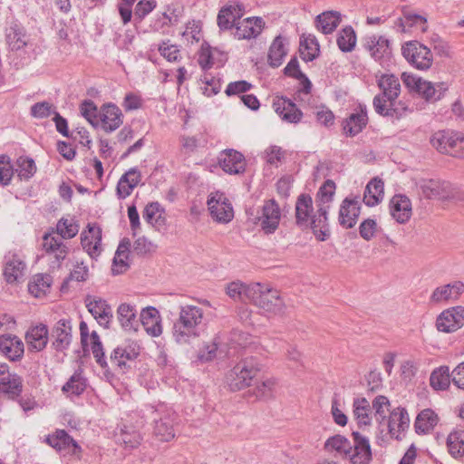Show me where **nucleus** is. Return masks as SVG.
I'll use <instances>...</instances> for the list:
<instances>
[{
	"label": "nucleus",
	"instance_id": "nucleus-44",
	"mask_svg": "<svg viewBox=\"0 0 464 464\" xmlns=\"http://www.w3.org/2000/svg\"><path fill=\"white\" fill-rule=\"evenodd\" d=\"M154 434L161 441H169L175 437L174 420L166 415L155 422Z\"/></svg>",
	"mask_w": 464,
	"mask_h": 464
},
{
	"label": "nucleus",
	"instance_id": "nucleus-11",
	"mask_svg": "<svg viewBox=\"0 0 464 464\" xmlns=\"http://www.w3.org/2000/svg\"><path fill=\"white\" fill-rule=\"evenodd\" d=\"M256 219V224L259 225L265 234L275 233L281 220V210L275 199L265 201L261 208V214Z\"/></svg>",
	"mask_w": 464,
	"mask_h": 464
},
{
	"label": "nucleus",
	"instance_id": "nucleus-17",
	"mask_svg": "<svg viewBox=\"0 0 464 464\" xmlns=\"http://www.w3.org/2000/svg\"><path fill=\"white\" fill-rule=\"evenodd\" d=\"M419 188L422 195L429 199H447L452 196L450 184L440 179H422Z\"/></svg>",
	"mask_w": 464,
	"mask_h": 464
},
{
	"label": "nucleus",
	"instance_id": "nucleus-5",
	"mask_svg": "<svg viewBox=\"0 0 464 464\" xmlns=\"http://www.w3.org/2000/svg\"><path fill=\"white\" fill-rule=\"evenodd\" d=\"M248 302L274 314L283 313L285 306L277 289L260 283L250 284Z\"/></svg>",
	"mask_w": 464,
	"mask_h": 464
},
{
	"label": "nucleus",
	"instance_id": "nucleus-49",
	"mask_svg": "<svg viewBox=\"0 0 464 464\" xmlns=\"http://www.w3.org/2000/svg\"><path fill=\"white\" fill-rule=\"evenodd\" d=\"M446 88L443 87V83L434 84L430 82L422 80L419 85L418 93L420 94L426 101H437L440 100Z\"/></svg>",
	"mask_w": 464,
	"mask_h": 464
},
{
	"label": "nucleus",
	"instance_id": "nucleus-52",
	"mask_svg": "<svg viewBox=\"0 0 464 464\" xmlns=\"http://www.w3.org/2000/svg\"><path fill=\"white\" fill-rule=\"evenodd\" d=\"M37 167L33 159L28 157H19L16 160L17 176L21 180H29L35 174Z\"/></svg>",
	"mask_w": 464,
	"mask_h": 464
},
{
	"label": "nucleus",
	"instance_id": "nucleus-42",
	"mask_svg": "<svg viewBox=\"0 0 464 464\" xmlns=\"http://www.w3.org/2000/svg\"><path fill=\"white\" fill-rule=\"evenodd\" d=\"M449 366H440L432 371L430 376V384L435 391H445L450 385L451 374Z\"/></svg>",
	"mask_w": 464,
	"mask_h": 464
},
{
	"label": "nucleus",
	"instance_id": "nucleus-10",
	"mask_svg": "<svg viewBox=\"0 0 464 464\" xmlns=\"http://www.w3.org/2000/svg\"><path fill=\"white\" fill-rule=\"evenodd\" d=\"M353 442L349 441V448L345 458L352 464H369L372 460V450L369 439L358 431L352 433Z\"/></svg>",
	"mask_w": 464,
	"mask_h": 464
},
{
	"label": "nucleus",
	"instance_id": "nucleus-27",
	"mask_svg": "<svg viewBox=\"0 0 464 464\" xmlns=\"http://www.w3.org/2000/svg\"><path fill=\"white\" fill-rule=\"evenodd\" d=\"M264 22L260 17H248L236 24L235 36L238 39L255 38L260 34Z\"/></svg>",
	"mask_w": 464,
	"mask_h": 464
},
{
	"label": "nucleus",
	"instance_id": "nucleus-30",
	"mask_svg": "<svg viewBox=\"0 0 464 464\" xmlns=\"http://www.w3.org/2000/svg\"><path fill=\"white\" fill-rule=\"evenodd\" d=\"M101 121L107 132L117 130L122 124L121 111L114 104H107L102 108Z\"/></svg>",
	"mask_w": 464,
	"mask_h": 464
},
{
	"label": "nucleus",
	"instance_id": "nucleus-34",
	"mask_svg": "<svg viewBox=\"0 0 464 464\" xmlns=\"http://www.w3.org/2000/svg\"><path fill=\"white\" fill-rule=\"evenodd\" d=\"M6 43L12 50H20L27 44V35L24 26L13 22L5 30Z\"/></svg>",
	"mask_w": 464,
	"mask_h": 464
},
{
	"label": "nucleus",
	"instance_id": "nucleus-50",
	"mask_svg": "<svg viewBox=\"0 0 464 464\" xmlns=\"http://www.w3.org/2000/svg\"><path fill=\"white\" fill-rule=\"evenodd\" d=\"M276 386L277 380L276 378H266L256 382L253 392L257 399L268 400L274 396Z\"/></svg>",
	"mask_w": 464,
	"mask_h": 464
},
{
	"label": "nucleus",
	"instance_id": "nucleus-21",
	"mask_svg": "<svg viewBox=\"0 0 464 464\" xmlns=\"http://www.w3.org/2000/svg\"><path fill=\"white\" fill-rule=\"evenodd\" d=\"M273 108L276 114L286 122L298 123L301 121L303 112L295 102L285 97H277L273 102Z\"/></svg>",
	"mask_w": 464,
	"mask_h": 464
},
{
	"label": "nucleus",
	"instance_id": "nucleus-23",
	"mask_svg": "<svg viewBox=\"0 0 464 464\" xmlns=\"http://www.w3.org/2000/svg\"><path fill=\"white\" fill-rule=\"evenodd\" d=\"M392 217L400 224H405L412 215L411 202L404 195H394L389 204Z\"/></svg>",
	"mask_w": 464,
	"mask_h": 464
},
{
	"label": "nucleus",
	"instance_id": "nucleus-60",
	"mask_svg": "<svg viewBox=\"0 0 464 464\" xmlns=\"http://www.w3.org/2000/svg\"><path fill=\"white\" fill-rule=\"evenodd\" d=\"M141 435L134 430H128L126 427L121 430L119 440H121L126 448L134 449L140 444Z\"/></svg>",
	"mask_w": 464,
	"mask_h": 464
},
{
	"label": "nucleus",
	"instance_id": "nucleus-63",
	"mask_svg": "<svg viewBox=\"0 0 464 464\" xmlns=\"http://www.w3.org/2000/svg\"><path fill=\"white\" fill-rule=\"evenodd\" d=\"M325 447L346 456L349 448V440L341 435H336L326 440Z\"/></svg>",
	"mask_w": 464,
	"mask_h": 464
},
{
	"label": "nucleus",
	"instance_id": "nucleus-31",
	"mask_svg": "<svg viewBox=\"0 0 464 464\" xmlns=\"http://www.w3.org/2000/svg\"><path fill=\"white\" fill-rule=\"evenodd\" d=\"M25 339L32 350L37 352L44 350L49 339L47 326L40 324L39 325L30 328L26 333Z\"/></svg>",
	"mask_w": 464,
	"mask_h": 464
},
{
	"label": "nucleus",
	"instance_id": "nucleus-7",
	"mask_svg": "<svg viewBox=\"0 0 464 464\" xmlns=\"http://www.w3.org/2000/svg\"><path fill=\"white\" fill-rule=\"evenodd\" d=\"M431 145L440 153L455 158H464V134L451 130L435 132L430 138Z\"/></svg>",
	"mask_w": 464,
	"mask_h": 464
},
{
	"label": "nucleus",
	"instance_id": "nucleus-56",
	"mask_svg": "<svg viewBox=\"0 0 464 464\" xmlns=\"http://www.w3.org/2000/svg\"><path fill=\"white\" fill-rule=\"evenodd\" d=\"M164 210L158 202L148 204L143 211V218L152 226H160L163 223Z\"/></svg>",
	"mask_w": 464,
	"mask_h": 464
},
{
	"label": "nucleus",
	"instance_id": "nucleus-47",
	"mask_svg": "<svg viewBox=\"0 0 464 464\" xmlns=\"http://www.w3.org/2000/svg\"><path fill=\"white\" fill-rule=\"evenodd\" d=\"M300 56L305 62L314 60L320 52L319 44L316 38L313 35L302 37L300 41Z\"/></svg>",
	"mask_w": 464,
	"mask_h": 464
},
{
	"label": "nucleus",
	"instance_id": "nucleus-22",
	"mask_svg": "<svg viewBox=\"0 0 464 464\" xmlns=\"http://www.w3.org/2000/svg\"><path fill=\"white\" fill-rule=\"evenodd\" d=\"M85 303L88 311L97 320V322L101 325L108 327L112 318V310L111 305L102 298L91 296L86 297Z\"/></svg>",
	"mask_w": 464,
	"mask_h": 464
},
{
	"label": "nucleus",
	"instance_id": "nucleus-20",
	"mask_svg": "<svg viewBox=\"0 0 464 464\" xmlns=\"http://www.w3.org/2000/svg\"><path fill=\"white\" fill-rule=\"evenodd\" d=\"M140 323L145 332L151 337H158L162 334V318L157 308L148 306L141 310Z\"/></svg>",
	"mask_w": 464,
	"mask_h": 464
},
{
	"label": "nucleus",
	"instance_id": "nucleus-39",
	"mask_svg": "<svg viewBox=\"0 0 464 464\" xmlns=\"http://www.w3.org/2000/svg\"><path fill=\"white\" fill-rule=\"evenodd\" d=\"M341 22V15L335 11H326L318 14L315 19L316 27L323 34L333 33Z\"/></svg>",
	"mask_w": 464,
	"mask_h": 464
},
{
	"label": "nucleus",
	"instance_id": "nucleus-24",
	"mask_svg": "<svg viewBox=\"0 0 464 464\" xmlns=\"http://www.w3.org/2000/svg\"><path fill=\"white\" fill-rule=\"evenodd\" d=\"M361 213V206L358 200L345 198L340 208L339 223L345 228L355 226Z\"/></svg>",
	"mask_w": 464,
	"mask_h": 464
},
{
	"label": "nucleus",
	"instance_id": "nucleus-51",
	"mask_svg": "<svg viewBox=\"0 0 464 464\" xmlns=\"http://www.w3.org/2000/svg\"><path fill=\"white\" fill-rule=\"evenodd\" d=\"M339 49L343 53L352 52L356 44V34L351 26H346L342 29L336 39Z\"/></svg>",
	"mask_w": 464,
	"mask_h": 464
},
{
	"label": "nucleus",
	"instance_id": "nucleus-32",
	"mask_svg": "<svg viewBox=\"0 0 464 464\" xmlns=\"http://www.w3.org/2000/svg\"><path fill=\"white\" fill-rule=\"evenodd\" d=\"M314 210L313 199L311 196L301 194L295 203V218L298 226H307L308 222H312L311 215Z\"/></svg>",
	"mask_w": 464,
	"mask_h": 464
},
{
	"label": "nucleus",
	"instance_id": "nucleus-28",
	"mask_svg": "<svg viewBox=\"0 0 464 464\" xmlns=\"http://www.w3.org/2000/svg\"><path fill=\"white\" fill-rule=\"evenodd\" d=\"M45 441L60 452H67L72 448L73 453L80 450L78 443L64 430H57L53 434L47 436Z\"/></svg>",
	"mask_w": 464,
	"mask_h": 464
},
{
	"label": "nucleus",
	"instance_id": "nucleus-41",
	"mask_svg": "<svg viewBox=\"0 0 464 464\" xmlns=\"http://www.w3.org/2000/svg\"><path fill=\"white\" fill-rule=\"evenodd\" d=\"M368 122L366 111L361 110L359 112L353 113L345 121L343 130L346 135L355 136L360 133Z\"/></svg>",
	"mask_w": 464,
	"mask_h": 464
},
{
	"label": "nucleus",
	"instance_id": "nucleus-57",
	"mask_svg": "<svg viewBox=\"0 0 464 464\" xmlns=\"http://www.w3.org/2000/svg\"><path fill=\"white\" fill-rule=\"evenodd\" d=\"M90 341H91V345H92L91 349H92V354H93L97 363L102 368H108L109 363L105 358L102 342L100 340L98 334L95 331H93L91 334Z\"/></svg>",
	"mask_w": 464,
	"mask_h": 464
},
{
	"label": "nucleus",
	"instance_id": "nucleus-53",
	"mask_svg": "<svg viewBox=\"0 0 464 464\" xmlns=\"http://www.w3.org/2000/svg\"><path fill=\"white\" fill-rule=\"evenodd\" d=\"M86 389V381L81 372H74L63 386L62 391L69 395H80Z\"/></svg>",
	"mask_w": 464,
	"mask_h": 464
},
{
	"label": "nucleus",
	"instance_id": "nucleus-61",
	"mask_svg": "<svg viewBox=\"0 0 464 464\" xmlns=\"http://www.w3.org/2000/svg\"><path fill=\"white\" fill-rule=\"evenodd\" d=\"M159 52L169 62H178L181 59L179 47L169 41L163 42L159 46Z\"/></svg>",
	"mask_w": 464,
	"mask_h": 464
},
{
	"label": "nucleus",
	"instance_id": "nucleus-58",
	"mask_svg": "<svg viewBox=\"0 0 464 464\" xmlns=\"http://www.w3.org/2000/svg\"><path fill=\"white\" fill-rule=\"evenodd\" d=\"M14 176V167L7 155H0V185L7 186L10 184Z\"/></svg>",
	"mask_w": 464,
	"mask_h": 464
},
{
	"label": "nucleus",
	"instance_id": "nucleus-64",
	"mask_svg": "<svg viewBox=\"0 0 464 464\" xmlns=\"http://www.w3.org/2000/svg\"><path fill=\"white\" fill-rule=\"evenodd\" d=\"M82 115L92 125H98V109L93 102L84 101L81 105Z\"/></svg>",
	"mask_w": 464,
	"mask_h": 464
},
{
	"label": "nucleus",
	"instance_id": "nucleus-43",
	"mask_svg": "<svg viewBox=\"0 0 464 464\" xmlns=\"http://www.w3.org/2000/svg\"><path fill=\"white\" fill-rule=\"evenodd\" d=\"M53 278L47 274L35 275L28 284V291L35 297H42L50 290Z\"/></svg>",
	"mask_w": 464,
	"mask_h": 464
},
{
	"label": "nucleus",
	"instance_id": "nucleus-35",
	"mask_svg": "<svg viewBox=\"0 0 464 464\" xmlns=\"http://www.w3.org/2000/svg\"><path fill=\"white\" fill-rule=\"evenodd\" d=\"M409 425L410 418L404 408L398 407L390 413L388 428L391 434L398 437L401 431L409 428Z\"/></svg>",
	"mask_w": 464,
	"mask_h": 464
},
{
	"label": "nucleus",
	"instance_id": "nucleus-13",
	"mask_svg": "<svg viewBox=\"0 0 464 464\" xmlns=\"http://www.w3.org/2000/svg\"><path fill=\"white\" fill-rule=\"evenodd\" d=\"M140 352V346L135 341L116 347L110 355V364L113 369L124 371L128 361L135 360Z\"/></svg>",
	"mask_w": 464,
	"mask_h": 464
},
{
	"label": "nucleus",
	"instance_id": "nucleus-45",
	"mask_svg": "<svg viewBox=\"0 0 464 464\" xmlns=\"http://www.w3.org/2000/svg\"><path fill=\"white\" fill-rule=\"evenodd\" d=\"M25 263L14 256L6 264L4 270V276L8 283H14L20 280L25 270Z\"/></svg>",
	"mask_w": 464,
	"mask_h": 464
},
{
	"label": "nucleus",
	"instance_id": "nucleus-37",
	"mask_svg": "<svg viewBox=\"0 0 464 464\" xmlns=\"http://www.w3.org/2000/svg\"><path fill=\"white\" fill-rule=\"evenodd\" d=\"M130 246L131 244L129 238H123L120 242L112 263V273L114 275L121 274L129 267L127 261Z\"/></svg>",
	"mask_w": 464,
	"mask_h": 464
},
{
	"label": "nucleus",
	"instance_id": "nucleus-16",
	"mask_svg": "<svg viewBox=\"0 0 464 464\" xmlns=\"http://www.w3.org/2000/svg\"><path fill=\"white\" fill-rule=\"evenodd\" d=\"M72 339V324L70 320L61 319L52 328L50 340L52 347L63 352L69 348Z\"/></svg>",
	"mask_w": 464,
	"mask_h": 464
},
{
	"label": "nucleus",
	"instance_id": "nucleus-8",
	"mask_svg": "<svg viewBox=\"0 0 464 464\" xmlns=\"http://www.w3.org/2000/svg\"><path fill=\"white\" fill-rule=\"evenodd\" d=\"M401 53L406 61L420 71L430 69L433 63V54L430 48L418 41H411L402 45Z\"/></svg>",
	"mask_w": 464,
	"mask_h": 464
},
{
	"label": "nucleus",
	"instance_id": "nucleus-59",
	"mask_svg": "<svg viewBox=\"0 0 464 464\" xmlns=\"http://www.w3.org/2000/svg\"><path fill=\"white\" fill-rule=\"evenodd\" d=\"M285 361L289 368L299 370L304 367L303 353L293 345H289L285 351Z\"/></svg>",
	"mask_w": 464,
	"mask_h": 464
},
{
	"label": "nucleus",
	"instance_id": "nucleus-55",
	"mask_svg": "<svg viewBox=\"0 0 464 464\" xmlns=\"http://www.w3.org/2000/svg\"><path fill=\"white\" fill-rule=\"evenodd\" d=\"M249 288L250 284L245 285L240 281H234L227 285L226 293L230 298L234 300L246 302L248 301Z\"/></svg>",
	"mask_w": 464,
	"mask_h": 464
},
{
	"label": "nucleus",
	"instance_id": "nucleus-9",
	"mask_svg": "<svg viewBox=\"0 0 464 464\" xmlns=\"http://www.w3.org/2000/svg\"><path fill=\"white\" fill-rule=\"evenodd\" d=\"M362 47L372 59L383 65L392 57L391 42L384 35L369 34L362 39Z\"/></svg>",
	"mask_w": 464,
	"mask_h": 464
},
{
	"label": "nucleus",
	"instance_id": "nucleus-2",
	"mask_svg": "<svg viewBox=\"0 0 464 464\" xmlns=\"http://www.w3.org/2000/svg\"><path fill=\"white\" fill-rule=\"evenodd\" d=\"M203 309L193 304L180 306L179 317L172 327V336L179 344L189 343L203 332Z\"/></svg>",
	"mask_w": 464,
	"mask_h": 464
},
{
	"label": "nucleus",
	"instance_id": "nucleus-54",
	"mask_svg": "<svg viewBox=\"0 0 464 464\" xmlns=\"http://www.w3.org/2000/svg\"><path fill=\"white\" fill-rule=\"evenodd\" d=\"M353 413L360 426L370 424V404L365 398H359L353 401Z\"/></svg>",
	"mask_w": 464,
	"mask_h": 464
},
{
	"label": "nucleus",
	"instance_id": "nucleus-38",
	"mask_svg": "<svg viewBox=\"0 0 464 464\" xmlns=\"http://www.w3.org/2000/svg\"><path fill=\"white\" fill-rule=\"evenodd\" d=\"M23 392V379L16 373L0 379V393L9 399H16Z\"/></svg>",
	"mask_w": 464,
	"mask_h": 464
},
{
	"label": "nucleus",
	"instance_id": "nucleus-6",
	"mask_svg": "<svg viewBox=\"0 0 464 464\" xmlns=\"http://www.w3.org/2000/svg\"><path fill=\"white\" fill-rule=\"evenodd\" d=\"M260 371L261 363L256 357H246L227 373L226 383L231 391H240L249 387Z\"/></svg>",
	"mask_w": 464,
	"mask_h": 464
},
{
	"label": "nucleus",
	"instance_id": "nucleus-25",
	"mask_svg": "<svg viewBox=\"0 0 464 464\" xmlns=\"http://www.w3.org/2000/svg\"><path fill=\"white\" fill-rule=\"evenodd\" d=\"M0 353L11 361H18L24 355V343L15 335L0 336Z\"/></svg>",
	"mask_w": 464,
	"mask_h": 464
},
{
	"label": "nucleus",
	"instance_id": "nucleus-46",
	"mask_svg": "<svg viewBox=\"0 0 464 464\" xmlns=\"http://www.w3.org/2000/svg\"><path fill=\"white\" fill-rule=\"evenodd\" d=\"M437 422V414L430 409H424L418 414L414 426L418 433H427L436 426Z\"/></svg>",
	"mask_w": 464,
	"mask_h": 464
},
{
	"label": "nucleus",
	"instance_id": "nucleus-3",
	"mask_svg": "<svg viewBox=\"0 0 464 464\" xmlns=\"http://www.w3.org/2000/svg\"><path fill=\"white\" fill-rule=\"evenodd\" d=\"M79 226L73 220L62 218L56 226V232L45 233L43 237V248L48 254H53L57 261L65 259L68 247L63 239L72 238L77 235Z\"/></svg>",
	"mask_w": 464,
	"mask_h": 464
},
{
	"label": "nucleus",
	"instance_id": "nucleus-29",
	"mask_svg": "<svg viewBox=\"0 0 464 464\" xmlns=\"http://www.w3.org/2000/svg\"><path fill=\"white\" fill-rule=\"evenodd\" d=\"M464 292V284L460 281H455L451 284L437 287L431 296L430 301L440 303L443 301L456 300Z\"/></svg>",
	"mask_w": 464,
	"mask_h": 464
},
{
	"label": "nucleus",
	"instance_id": "nucleus-19",
	"mask_svg": "<svg viewBox=\"0 0 464 464\" xmlns=\"http://www.w3.org/2000/svg\"><path fill=\"white\" fill-rule=\"evenodd\" d=\"M244 14L245 6L243 4L233 3L223 6L217 17L219 29L228 30L236 26L237 21L240 20Z\"/></svg>",
	"mask_w": 464,
	"mask_h": 464
},
{
	"label": "nucleus",
	"instance_id": "nucleus-14",
	"mask_svg": "<svg viewBox=\"0 0 464 464\" xmlns=\"http://www.w3.org/2000/svg\"><path fill=\"white\" fill-rule=\"evenodd\" d=\"M211 217L220 223H228L234 217V211L228 199L222 193L212 194L208 200Z\"/></svg>",
	"mask_w": 464,
	"mask_h": 464
},
{
	"label": "nucleus",
	"instance_id": "nucleus-4",
	"mask_svg": "<svg viewBox=\"0 0 464 464\" xmlns=\"http://www.w3.org/2000/svg\"><path fill=\"white\" fill-rule=\"evenodd\" d=\"M334 192L335 183L331 179H327L320 187L316 194L315 202L317 212L312 218L311 228L321 241L325 240V237L328 236L327 213L330 208V204L334 199Z\"/></svg>",
	"mask_w": 464,
	"mask_h": 464
},
{
	"label": "nucleus",
	"instance_id": "nucleus-36",
	"mask_svg": "<svg viewBox=\"0 0 464 464\" xmlns=\"http://www.w3.org/2000/svg\"><path fill=\"white\" fill-rule=\"evenodd\" d=\"M384 184L381 179H372L366 186L363 201L369 207L378 205L383 198Z\"/></svg>",
	"mask_w": 464,
	"mask_h": 464
},
{
	"label": "nucleus",
	"instance_id": "nucleus-33",
	"mask_svg": "<svg viewBox=\"0 0 464 464\" xmlns=\"http://www.w3.org/2000/svg\"><path fill=\"white\" fill-rule=\"evenodd\" d=\"M140 172L136 168H132L123 174L117 185L119 198H125L130 196L133 188L140 183Z\"/></svg>",
	"mask_w": 464,
	"mask_h": 464
},
{
	"label": "nucleus",
	"instance_id": "nucleus-12",
	"mask_svg": "<svg viewBox=\"0 0 464 464\" xmlns=\"http://www.w3.org/2000/svg\"><path fill=\"white\" fill-rule=\"evenodd\" d=\"M464 325V307L455 306L444 310L436 320V328L442 333H453Z\"/></svg>",
	"mask_w": 464,
	"mask_h": 464
},
{
	"label": "nucleus",
	"instance_id": "nucleus-40",
	"mask_svg": "<svg viewBox=\"0 0 464 464\" xmlns=\"http://www.w3.org/2000/svg\"><path fill=\"white\" fill-rule=\"evenodd\" d=\"M447 449L450 455L455 459L464 457V430H455L447 437Z\"/></svg>",
	"mask_w": 464,
	"mask_h": 464
},
{
	"label": "nucleus",
	"instance_id": "nucleus-48",
	"mask_svg": "<svg viewBox=\"0 0 464 464\" xmlns=\"http://www.w3.org/2000/svg\"><path fill=\"white\" fill-rule=\"evenodd\" d=\"M285 55L286 48L283 38L280 35L276 36L269 48L268 63L273 67H278L282 64Z\"/></svg>",
	"mask_w": 464,
	"mask_h": 464
},
{
	"label": "nucleus",
	"instance_id": "nucleus-26",
	"mask_svg": "<svg viewBox=\"0 0 464 464\" xmlns=\"http://www.w3.org/2000/svg\"><path fill=\"white\" fill-rule=\"evenodd\" d=\"M117 318L125 332L136 333L138 331L140 324L134 305L127 303L121 304L117 309Z\"/></svg>",
	"mask_w": 464,
	"mask_h": 464
},
{
	"label": "nucleus",
	"instance_id": "nucleus-18",
	"mask_svg": "<svg viewBox=\"0 0 464 464\" xmlns=\"http://www.w3.org/2000/svg\"><path fill=\"white\" fill-rule=\"evenodd\" d=\"M218 163L221 169L228 174H242L246 170L244 155L233 149L223 150L218 158Z\"/></svg>",
	"mask_w": 464,
	"mask_h": 464
},
{
	"label": "nucleus",
	"instance_id": "nucleus-62",
	"mask_svg": "<svg viewBox=\"0 0 464 464\" xmlns=\"http://www.w3.org/2000/svg\"><path fill=\"white\" fill-rule=\"evenodd\" d=\"M157 245L146 237H138L133 244V250L137 255H146L155 252Z\"/></svg>",
	"mask_w": 464,
	"mask_h": 464
},
{
	"label": "nucleus",
	"instance_id": "nucleus-15",
	"mask_svg": "<svg viewBox=\"0 0 464 464\" xmlns=\"http://www.w3.org/2000/svg\"><path fill=\"white\" fill-rule=\"evenodd\" d=\"M81 244L91 258L97 259L102 251L101 227L96 224H88L81 234Z\"/></svg>",
	"mask_w": 464,
	"mask_h": 464
},
{
	"label": "nucleus",
	"instance_id": "nucleus-1",
	"mask_svg": "<svg viewBox=\"0 0 464 464\" xmlns=\"http://www.w3.org/2000/svg\"><path fill=\"white\" fill-rule=\"evenodd\" d=\"M377 84L382 93L376 95L372 104L375 111L382 116L401 117L406 107H397V98L401 93V82L392 73L377 76Z\"/></svg>",
	"mask_w": 464,
	"mask_h": 464
}]
</instances>
